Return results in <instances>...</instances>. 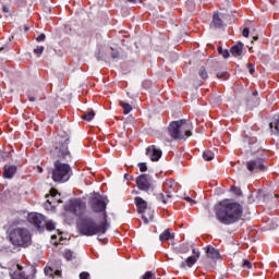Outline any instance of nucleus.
Wrapping results in <instances>:
<instances>
[{
    "mask_svg": "<svg viewBox=\"0 0 279 279\" xmlns=\"http://www.w3.org/2000/svg\"><path fill=\"white\" fill-rule=\"evenodd\" d=\"M158 201L162 202L163 204H167V198H165V194H159L158 195Z\"/></svg>",
    "mask_w": 279,
    "mask_h": 279,
    "instance_id": "obj_42",
    "label": "nucleus"
},
{
    "mask_svg": "<svg viewBox=\"0 0 279 279\" xmlns=\"http://www.w3.org/2000/svg\"><path fill=\"white\" fill-rule=\"evenodd\" d=\"M216 217L223 226H232V223L241 221L243 206L239 203L222 201L216 206Z\"/></svg>",
    "mask_w": 279,
    "mask_h": 279,
    "instance_id": "obj_1",
    "label": "nucleus"
},
{
    "mask_svg": "<svg viewBox=\"0 0 279 279\" xmlns=\"http://www.w3.org/2000/svg\"><path fill=\"white\" fill-rule=\"evenodd\" d=\"M243 43H238L235 46L231 48V53L234 56V58H239L240 56H243Z\"/></svg>",
    "mask_w": 279,
    "mask_h": 279,
    "instance_id": "obj_19",
    "label": "nucleus"
},
{
    "mask_svg": "<svg viewBox=\"0 0 279 279\" xmlns=\"http://www.w3.org/2000/svg\"><path fill=\"white\" fill-rule=\"evenodd\" d=\"M17 269L19 271H23V267H21V265H17Z\"/></svg>",
    "mask_w": 279,
    "mask_h": 279,
    "instance_id": "obj_54",
    "label": "nucleus"
},
{
    "mask_svg": "<svg viewBox=\"0 0 279 279\" xmlns=\"http://www.w3.org/2000/svg\"><path fill=\"white\" fill-rule=\"evenodd\" d=\"M80 279H90V274L88 271H83L80 274Z\"/></svg>",
    "mask_w": 279,
    "mask_h": 279,
    "instance_id": "obj_37",
    "label": "nucleus"
},
{
    "mask_svg": "<svg viewBox=\"0 0 279 279\" xmlns=\"http://www.w3.org/2000/svg\"><path fill=\"white\" fill-rule=\"evenodd\" d=\"M193 124L186 120H178L173 121L168 126V135L166 137L167 143H171V141H184L189 138V136L193 135Z\"/></svg>",
    "mask_w": 279,
    "mask_h": 279,
    "instance_id": "obj_3",
    "label": "nucleus"
},
{
    "mask_svg": "<svg viewBox=\"0 0 279 279\" xmlns=\"http://www.w3.org/2000/svg\"><path fill=\"white\" fill-rule=\"evenodd\" d=\"M254 40H258V37H253Z\"/></svg>",
    "mask_w": 279,
    "mask_h": 279,
    "instance_id": "obj_57",
    "label": "nucleus"
},
{
    "mask_svg": "<svg viewBox=\"0 0 279 279\" xmlns=\"http://www.w3.org/2000/svg\"><path fill=\"white\" fill-rule=\"evenodd\" d=\"M15 279H29V277H25V275H23V272H20L19 277H16Z\"/></svg>",
    "mask_w": 279,
    "mask_h": 279,
    "instance_id": "obj_48",
    "label": "nucleus"
},
{
    "mask_svg": "<svg viewBox=\"0 0 279 279\" xmlns=\"http://www.w3.org/2000/svg\"><path fill=\"white\" fill-rule=\"evenodd\" d=\"M247 70L251 73V75H254V65H252V63H247Z\"/></svg>",
    "mask_w": 279,
    "mask_h": 279,
    "instance_id": "obj_40",
    "label": "nucleus"
},
{
    "mask_svg": "<svg viewBox=\"0 0 279 279\" xmlns=\"http://www.w3.org/2000/svg\"><path fill=\"white\" fill-rule=\"evenodd\" d=\"M120 106H122L123 108V114H130V112H132V105L124 101H120Z\"/></svg>",
    "mask_w": 279,
    "mask_h": 279,
    "instance_id": "obj_24",
    "label": "nucleus"
},
{
    "mask_svg": "<svg viewBox=\"0 0 279 279\" xmlns=\"http://www.w3.org/2000/svg\"><path fill=\"white\" fill-rule=\"evenodd\" d=\"M51 239H52V240L56 239V235H51Z\"/></svg>",
    "mask_w": 279,
    "mask_h": 279,
    "instance_id": "obj_59",
    "label": "nucleus"
},
{
    "mask_svg": "<svg viewBox=\"0 0 279 279\" xmlns=\"http://www.w3.org/2000/svg\"><path fill=\"white\" fill-rule=\"evenodd\" d=\"M186 5H190L191 10H194L195 9V4L193 3V1L189 0L186 2Z\"/></svg>",
    "mask_w": 279,
    "mask_h": 279,
    "instance_id": "obj_47",
    "label": "nucleus"
},
{
    "mask_svg": "<svg viewBox=\"0 0 279 279\" xmlns=\"http://www.w3.org/2000/svg\"><path fill=\"white\" fill-rule=\"evenodd\" d=\"M9 239L12 245L17 247H28V245H32V235L26 229H14L9 234Z\"/></svg>",
    "mask_w": 279,
    "mask_h": 279,
    "instance_id": "obj_5",
    "label": "nucleus"
},
{
    "mask_svg": "<svg viewBox=\"0 0 279 279\" xmlns=\"http://www.w3.org/2000/svg\"><path fill=\"white\" fill-rule=\"evenodd\" d=\"M17 168L16 166H8L5 165L3 167V178H7L8 180H12L14 175L16 174Z\"/></svg>",
    "mask_w": 279,
    "mask_h": 279,
    "instance_id": "obj_16",
    "label": "nucleus"
},
{
    "mask_svg": "<svg viewBox=\"0 0 279 279\" xmlns=\"http://www.w3.org/2000/svg\"><path fill=\"white\" fill-rule=\"evenodd\" d=\"M135 202V206L137 208V213H140V215H145V210H147V203L145 199H143V197L137 196L134 198Z\"/></svg>",
    "mask_w": 279,
    "mask_h": 279,
    "instance_id": "obj_15",
    "label": "nucleus"
},
{
    "mask_svg": "<svg viewBox=\"0 0 279 279\" xmlns=\"http://www.w3.org/2000/svg\"><path fill=\"white\" fill-rule=\"evenodd\" d=\"M69 143H71V140L69 137L57 143L54 148V154L57 158H61L62 160H71V153L69 151Z\"/></svg>",
    "mask_w": 279,
    "mask_h": 279,
    "instance_id": "obj_6",
    "label": "nucleus"
},
{
    "mask_svg": "<svg viewBox=\"0 0 279 279\" xmlns=\"http://www.w3.org/2000/svg\"><path fill=\"white\" fill-rule=\"evenodd\" d=\"M149 213H150L149 216H146L145 214L142 216L145 223H149V221H151V219H154V213L151 210H149Z\"/></svg>",
    "mask_w": 279,
    "mask_h": 279,
    "instance_id": "obj_31",
    "label": "nucleus"
},
{
    "mask_svg": "<svg viewBox=\"0 0 279 279\" xmlns=\"http://www.w3.org/2000/svg\"><path fill=\"white\" fill-rule=\"evenodd\" d=\"M44 226H46V229L51 231V230H56V222L49 220V221H45Z\"/></svg>",
    "mask_w": 279,
    "mask_h": 279,
    "instance_id": "obj_29",
    "label": "nucleus"
},
{
    "mask_svg": "<svg viewBox=\"0 0 279 279\" xmlns=\"http://www.w3.org/2000/svg\"><path fill=\"white\" fill-rule=\"evenodd\" d=\"M198 75L202 77V80H208V72H206V68L202 66L198 70Z\"/></svg>",
    "mask_w": 279,
    "mask_h": 279,
    "instance_id": "obj_28",
    "label": "nucleus"
},
{
    "mask_svg": "<svg viewBox=\"0 0 279 279\" xmlns=\"http://www.w3.org/2000/svg\"><path fill=\"white\" fill-rule=\"evenodd\" d=\"M138 167H140V171H141L142 173H145V171H147V163H145V162H140V163H138Z\"/></svg>",
    "mask_w": 279,
    "mask_h": 279,
    "instance_id": "obj_34",
    "label": "nucleus"
},
{
    "mask_svg": "<svg viewBox=\"0 0 279 279\" xmlns=\"http://www.w3.org/2000/svg\"><path fill=\"white\" fill-rule=\"evenodd\" d=\"M270 130H275V132H279V114L275 118L274 122L269 123Z\"/></svg>",
    "mask_w": 279,
    "mask_h": 279,
    "instance_id": "obj_25",
    "label": "nucleus"
},
{
    "mask_svg": "<svg viewBox=\"0 0 279 279\" xmlns=\"http://www.w3.org/2000/svg\"><path fill=\"white\" fill-rule=\"evenodd\" d=\"M206 254L208 258H211V260H218L220 258L219 250L213 247V246H207L206 247Z\"/></svg>",
    "mask_w": 279,
    "mask_h": 279,
    "instance_id": "obj_17",
    "label": "nucleus"
},
{
    "mask_svg": "<svg viewBox=\"0 0 279 279\" xmlns=\"http://www.w3.org/2000/svg\"><path fill=\"white\" fill-rule=\"evenodd\" d=\"M246 168L251 173H260L265 171V160L263 158H256L246 162Z\"/></svg>",
    "mask_w": 279,
    "mask_h": 279,
    "instance_id": "obj_8",
    "label": "nucleus"
},
{
    "mask_svg": "<svg viewBox=\"0 0 279 279\" xmlns=\"http://www.w3.org/2000/svg\"><path fill=\"white\" fill-rule=\"evenodd\" d=\"M45 51V47L44 46H37L35 49H34V53L40 58V56H43V52Z\"/></svg>",
    "mask_w": 279,
    "mask_h": 279,
    "instance_id": "obj_30",
    "label": "nucleus"
},
{
    "mask_svg": "<svg viewBox=\"0 0 279 279\" xmlns=\"http://www.w3.org/2000/svg\"><path fill=\"white\" fill-rule=\"evenodd\" d=\"M242 36H244V38H247L250 36V28H244L242 32Z\"/></svg>",
    "mask_w": 279,
    "mask_h": 279,
    "instance_id": "obj_43",
    "label": "nucleus"
},
{
    "mask_svg": "<svg viewBox=\"0 0 279 279\" xmlns=\"http://www.w3.org/2000/svg\"><path fill=\"white\" fill-rule=\"evenodd\" d=\"M146 156L153 161L158 162L162 158V150L157 149L156 146L151 145L146 148Z\"/></svg>",
    "mask_w": 279,
    "mask_h": 279,
    "instance_id": "obj_12",
    "label": "nucleus"
},
{
    "mask_svg": "<svg viewBox=\"0 0 279 279\" xmlns=\"http://www.w3.org/2000/svg\"><path fill=\"white\" fill-rule=\"evenodd\" d=\"M28 221L29 223H33L35 228H38V230H40V228H44L45 226V216L38 213H31L28 214Z\"/></svg>",
    "mask_w": 279,
    "mask_h": 279,
    "instance_id": "obj_10",
    "label": "nucleus"
},
{
    "mask_svg": "<svg viewBox=\"0 0 279 279\" xmlns=\"http://www.w3.org/2000/svg\"><path fill=\"white\" fill-rule=\"evenodd\" d=\"M185 202H187L191 206H195V204H197V202L193 198H191V196H185L184 197Z\"/></svg>",
    "mask_w": 279,
    "mask_h": 279,
    "instance_id": "obj_35",
    "label": "nucleus"
},
{
    "mask_svg": "<svg viewBox=\"0 0 279 279\" xmlns=\"http://www.w3.org/2000/svg\"><path fill=\"white\" fill-rule=\"evenodd\" d=\"M44 271L47 276H49V278L53 276H61L62 274L60 270L53 271L51 267H46Z\"/></svg>",
    "mask_w": 279,
    "mask_h": 279,
    "instance_id": "obj_22",
    "label": "nucleus"
},
{
    "mask_svg": "<svg viewBox=\"0 0 279 279\" xmlns=\"http://www.w3.org/2000/svg\"><path fill=\"white\" fill-rule=\"evenodd\" d=\"M27 29H28V28H27V27H25V31H26V32H27Z\"/></svg>",
    "mask_w": 279,
    "mask_h": 279,
    "instance_id": "obj_60",
    "label": "nucleus"
},
{
    "mask_svg": "<svg viewBox=\"0 0 279 279\" xmlns=\"http://www.w3.org/2000/svg\"><path fill=\"white\" fill-rule=\"evenodd\" d=\"M28 100H29V101H36V98L33 97V96H29V97H28Z\"/></svg>",
    "mask_w": 279,
    "mask_h": 279,
    "instance_id": "obj_52",
    "label": "nucleus"
},
{
    "mask_svg": "<svg viewBox=\"0 0 279 279\" xmlns=\"http://www.w3.org/2000/svg\"><path fill=\"white\" fill-rule=\"evenodd\" d=\"M253 95H258V92H254Z\"/></svg>",
    "mask_w": 279,
    "mask_h": 279,
    "instance_id": "obj_58",
    "label": "nucleus"
},
{
    "mask_svg": "<svg viewBox=\"0 0 279 279\" xmlns=\"http://www.w3.org/2000/svg\"><path fill=\"white\" fill-rule=\"evenodd\" d=\"M110 223H108V214H104V221L99 225L90 217L81 216L77 222V229L83 236H95V234H106Z\"/></svg>",
    "mask_w": 279,
    "mask_h": 279,
    "instance_id": "obj_2",
    "label": "nucleus"
},
{
    "mask_svg": "<svg viewBox=\"0 0 279 279\" xmlns=\"http://www.w3.org/2000/svg\"><path fill=\"white\" fill-rule=\"evenodd\" d=\"M221 56H222V58L228 59V58H230V51L225 50L221 52Z\"/></svg>",
    "mask_w": 279,
    "mask_h": 279,
    "instance_id": "obj_45",
    "label": "nucleus"
},
{
    "mask_svg": "<svg viewBox=\"0 0 279 279\" xmlns=\"http://www.w3.org/2000/svg\"><path fill=\"white\" fill-rule=\"evenodd\" d=\"M223 51H225L223 48H221V47L218 48V52L220 53V56H221V53H223Z\"/></svg>",
    "mask_w": 279,
    "mask_h": 279,
    "instance_id": "obj_51",
    "label": "nucleus"
},
{
    "mask_svg": "<svg viewBox=\"0 0 279 279\" xmlns=\"http://www.w3.org/2000/svg\"><path fill=\"white\" fill-rule=\"evenodd\" d=\"M111 58H113V60L119 59V51L111 48Z\"/></svg>",
    "mask_w": 279,
    "mask_h": 279,
    "instance_id": "obj_39",
    "label": "nucleus"
},
{
    "mask_svg": "<svg viewBox=\"0 0 279 279\" xmlns=\"http://www.w3.org/2000/svg\"><path fill=\"white\" fill-rule=\"evenodd\" d=\"M178 186V183L173 181L172 179L166 180L163 183V193L168 199H171L173 197V193H175V189Z\"/></svg>",
    "mask_w": 279,
    "mask_h": 279,
    "instance_id": "obj_11",
    "label": "nucleus"
},
{
    "mask_svg": "<svg viewBox=\"0 0 279 279\" xmlns=\"http://www.w3.org/2000/svg\"><path fill=\"white\" fill-rule=\"evenodd\" d=\"M136 184L140 191L147 193L154 189V177L149 174H141L136 179Z\"/></svg>",
    "mask_w": 279,
    "mask_h": 279,
    "instance_id": "obj_7",
    "label": "nucleus"
},
{
    "mask_svg": "<svg viewBox=\"0 0 279 279\" xmlns=\"http://www.w3.org/2000/svg\"><path fill=\"white\" fill-rule=\"evenodd\" d=\"M193 254H194V258H196V260H198L199 259V256H201V253H199V251H196L195 248H193Z\"/></svg>",
    "mask_w": 279,
    "mask_h": 279,
    "instance_id": "obj_44",
    "label": "nucleus"
},
{
    "mask_svg": "<svg viewBox=\"0 0 279 279\" xmlns=\"http://www.w3.org/2000/svg\"><path fill=\"white\" fill-rule=\"evenodd\" d=\"M47 204L56 208V204H62V201L60 199V194L58 193V190L51 189L50 190V196L47 199Z\"/></svg>",
    "mask_w": 279,
    "mask_h": 279,
    "instance_id": "obj_14",
    "label": "nucleus"
},
{
    "mask_svg": "<svg viewBox=\"0 0 279 279\" xmlns=\"http://www.w3.org/2000/svg\"><path fill=\"white\" fill-rule=\"evenodd\" d=\"M63 256L66 260H73V258H75V253L71 250H65Z\"/></svg>",
    "mask_w": 279,
    "mask_h": 279,
    "instance_id": "obj_27",
    "label": "nucleus"
},
{
    "mask_svg": "<svg viewBox=\"0 0 279 279\" xmlns=\"http://www.w3.org/2000/svg\"><path fill=\"white\" fill-rule=\"evenodd\" d=\"M102 243H108V239H104V240H102Z\"/></svg>",
    "mask_w": 279,
    "mask_h": 279,
    "instance_id": "obj_56",
    "label": "nucleus"
},
{
    "mask_svg": "<svg viewBox=\"0 0 279 279\" xmlns=\"http://www.w3.org/2000/svg\"><path fill=\"white\" fill-rule=\"evenodd\" d=\"M175 238V234L171 233V229H166L160 235H159V240L161 242L165 241H171Z\"/></svg>",
    "mask_w": 279,
    "mask_h": 279,
    "instance_id": "obj_20",
    "label": "nucleus"
},
{
    "mask_svg": "<svg viewBox=\"0 0 279 279\" xmlns=\"http://www.w3.org/2000/svg\"><path fill=\"white\" fill-rule=\"evenodd\" d=\"M82 119L84 121H93L95 119V111L93 109H89L83 117Z\"/></svg>",
    "mask_w": 279,
    "mask_h": 279,
    "instance_id": "obj_23",
    "label": "nucleus"
},
{
    "mask_svg": "<svg viewBox=\"0 0 279 279\" xmlns=\"http://www.w3.org/2000/svg\"><path fill=\"white\" fill-rule=\"evenodd\" d=\"M128 1H130L131 3H136V2H138L141 0H128Z\"/></svg>",
    "mask_w": 279,
    "mask_h": 279,
    "instance_id": "obj_53",
    "label": "nucleus"
},
{
    "mask_svg": "<svg viewBox=\"0 0 279 279\" xmlns=\"http://www.w3.org/2000/svg\"><path fill=\"white\" fill-rule=\"evenodd\" d=\"M71 175H73V169H71L69 163H63L60 160L54 161L51 175L53 182H58L59 184L69 182Z\"/></svg>",
    "mask_w": 279,
    "mask_h": 279,
    "instance_id": "obj_4",
    "label": "nucleus"
},
{
    "mask_svg": "<svg viewBox=\"0 0 279 279\" xmlns=\"http://www.w3.org/2000/svg\"><path fill=\"white\" fill-rule=\"evenodd\" d=\"M195 263H197V258L194 256H190L186 258L185 263L183 262L181 264V267L184 269L185 267H193V265H195Z\"/></svg>",
    "mask_w": 279,
    "mask_h": 279,
    "instance_id": "obj_21",
    "label": "nucleus"
},
{
    "mask_svg": "<svg viewBox=\"0 0 279 279\" xmlns=\"http://www.w3.org/2000/svg\"><path fill=\"white\" fill-rule=\"evenodd\" d=\"M220 27H223V21H221V17H219V14L215 13L213 17V23L210 24V28L219 29Z\"/></svg>",
    "mask_w": 279,
    "mask_h": 279,
    "instance_id": "obj_18",
    "label": "nucleus"
},
{
    "mask_svg": "<svg viewBox=\"0 0 279 279\" xmlns=\"http://www.w3.org/2000/svg\"><path fill=\"white\" fill-rule=\"evenodd\" d=\"M218 80H228V73L220 72L217 74Z\"/></svg>",
    "mask_w": 279,
    "mask_h": 279,
    "instance_id": "obj_38",
    "label": "nucleus"
},
{
    "mask_svg": "<svg viewBox=\"0 0 279 279\" xmlns=\"http://www.w3.org/2000/svg\"><path fill=\"white\" fill-rule=\"evenodd\" d=\"M86 210V204L82 202L81 199H74L70 203V211L73 213L74 215H82Z\"/></svg>",
    "mask_w": 279,
    "mask_h": 279,
    "instance_id": "obj_13",
    "label": "nucleus"
},
{
    "mask_svg": "<svg viewBox=\"0 0 279 279\" xmlns=\"http://www.w3.org/2000/svg\"><path fill=\"white\" fill-rule=\"evenodd\" d=\"M142 279H156V275L154 274V271H146Z\"/></svg>",
    "mask_w": 279,
    "mask_h": 279,
    "instance_id": "obj_32",
    "label": "nucleus"
},
{
    "mask_svg": "<svg viewBox=\"0 0 279 279\" xmlns=\"http://www.w3.org/2000/svg\"><path fill=\"white\" fill-rule=\"evenodd\" d=\"M203 158L206 161H210V160H213V158H215V154L211 150H205L203 153Z\"/></svg>",
    "mask_w": 279,
    "mask_h": 279,
    "instance_id": "obj_26",
    "label": "nucleus"
},
{
    "mask_svg": "<svg viewBox=\"0 0 279 279\" xmlns=\"http://www.w3.org/2000/svg\"><path fill=\"white\" fill-rule=\"evenodd\" d=\"M0 156L2 158V160H8V158H10V153L9 151H1L0 150Z\"/></svg>",
    "mask_w": 279,
    "mask_h": 279,
    "instance_id": "obj_36",
    "label": "nucleus"
},
{
    "mask_svg": "<svg viewBox=\"0 0 279 279\" xmlns=\"http://www.w3.org/2000/svg\"><path fill=\"white\" fill-rule=\"evenodd\" d=\"M2 10H3L4 13L10 12V8H8L7 5H3Z\"/></svg>",
    "mask_w": 279,
    "mask_h": 279,
    "instance_id": "obj_50",
    "label": "nucleus"
},
{
    "mask_svg": "<svg viewBox=\"0 0 279 279\" xmlns=\"http://www.w3.org/2000/svg\"><path fill=\"white\" fill-rule=\"evenodd\" d=\"M231 191H232L233 193H235V195H241V190H240L239 187H236V186H232V187H231Z\"/></svg>",
    "mask_w": 279,
    "mask_h": 279,
    "instance_id": "obj_41",
    "label": "nucleus"
},
{
    "mask_svg": "<svg viewBox=\"0 0 279 279\" xmlns=\"http://www.w3.org/2000/svg\"><path fill=\"white\" fill-rule=\"evenodd\" d=\"M35 171H37V173H43L44 170H43V167L36 166Z\"/></svg>",
    "mask_w": 279,
    "mask_h": 279,
    "instance_id": "obj_49",
    "label": "nucleus"
},
{
    "mask_svg": "<svg viewBox=\"0 0 279 279\" xmlns=\"http://www.w3.org/2000/svg\"><path fill=\"white\" fill-rule=\"evenodd\" d=\"M92 210L94 213H106V206H108V203L101 196H95L90 201Z\"/></svg>",
    "mask_w": 279,
    "mask_h": 279,
    "instance_id": "obj_9",
    "label": "nucleus"
},
{
    "mask_svg": "<svg viewBox=\"0 0 279 279\" xmlns=\"http://www.w3.org/2000/svg\"><path fill=\"white\" fill-rule=\"evenodd\" d=\"M125 180H130V174H124Z\"/></svg>",
    "mask_w": 279,
    "mask_h": 279,
    "instance_id": "obj_55",
    "label": "nucleus"
},
{
    "mask_svg": "<svg viewBox=\"0 0 279 279\" xmlns=\"http://www.w3.org/2000/svg\"><path fill=\"white\" fill-rule=\"evenodd\" d=\"M45 38H46L45 34H40V35L36 38V40H37V43H43V40H45Z\"/></svg>",
    "mask_w": 279,
    "mask_h": 279,
    "instance_id": "obj_46",
    "label": "nucleus"
},
{
    "mask_svg": "<svg viewBox=\"0 0 279 279\" xmlns=\"http://www.w3.org/2000/svg\"><path fill=\"white\" fill-rule=\"evenodd\" d=\"M242 267H244V269H252V263L248 259H244Z\"/></svg>",
    "mask_w": 279,
    "mask_h": 279,
    "instance_id": "obj_33",
    "label": "nucleus"
}]
</instances>
